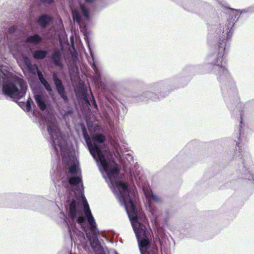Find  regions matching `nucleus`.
Here are the masks:
<instances>
[{
	"mask_svg": "<svg viewBox=\"0 0 254 254\" xmlns=\"http://www.w3.org/2000/svg\"><path fill=\"white\" fill-rule=\"evenodd\" d=\"M71 16L74 21L79 23L81 21V14L77 9H75L71 12Z\"/></svg>",
	"mask_w": 254,
	"mask_h": 254,
	"instance_id": "obj_23",
	"label": "nucleus"
},
{
	"mask_svg": "<svg viewBox=\"0 0 254 254\" xmlns=\"http://www.w3.org/2000/svg\"><path fill=\"white\" fill-rule=\"evenodd\" d=\"M91 95L92 96V99H93V102H94V106L95 107H97L98 106H97V104L96 102V100H95V99L94 98L93 95V94L92 93H91Z\"/></svg>",
	"mask_w": 254,
	"mask_h": 254,
	"instance_id": "obj_32",
	"label": "nucleus"
},
{
	"mask_svg": "<svg viewBox=\"0 0 254 254\" xmlns=\"http://www.w3.org/2000/svg\"><path fill=\"white\" fill-rule=\"evenodd\" d=\"M124 90L123 84L120 81H112V117L116 122L123 121L127 109L123 99Z\"/></svg>",
	"mask_w": 254,
	"mask_h": 254,
	"instance_id": "obj_6",
	"label": "nucleus"
},
{
	"mask_svg": "<svg viewBox=\"0 0 254 254\" xmlns=\"http://www.w3.org/2000/svg\"><path fill=\"white\" fill-rule=\"evenodd\" d=\"M159 245H160V246H162V242L159 241Z\"/></svg>",
	"mask_w": 254,
	"mask_h": 254,
	"instance_id": "obj_35",
	"label": "nucleus"
},
{
	"mask_svg": "<svg viewBox=\"0 0 254 254\" xmlns=\"http://www.w3.org/2000/svg\"><path fill=\"white\" fill-rule=\"evenodd\" d=\"M60 113L62 116L63 118L66 119L68 116H71L74 113V110L72 107L68 105L66 109H61L60 111Z\"/></svg>",
	"mask_w": 254,
	"mask_h": 254,
	"instance_id": "obj_19",
	"label": "nucleus"
},
{
	"mask_svg": "<svg viewBox=\"0 0 254 254\" xmlns=\"http://www.w3.org/2000/svg\"><path fill=\"white\" fill-rule=\"evenodd\" d=\"M30 74L27 76V79L29 82H35L37 78L41 75L42 72L36 64H33L27 67Z\"/></svg>",
	"mask_w": 254,
	"mask_h": 254,
	"instance_id": "obj_10",
	"label": "nucleus"
},
{
	"mask_svg": "<svg viewBox=\"0 0 254 254\" xmlns=\"http://www.w3.org/2000/svg\"><path fill=\"white\" fill-rule=\"evenodd\" d=\"M170 218L169 211L167 210L165 212V216L164 220L163 225H166L167 224L168 221Z\"/></svg>",
	"mask_w": 254,
	"mask_h": 254,
	"instance_id": "obj_26",
	"label": "nucleus"
},
{
	"mask_svg": "<svg viewBox=\"0 0 254 254\" xmlns=\"http://www.w3.org/2000/svg\"><path fill=\"white\" fill-rule=\"evenodd\" d=\"M160 201V199L152 191L148 194L147 201L145 203L146 209L150 213V217L151 221L153 223L155 224L159 222V218L162 214V212L152 201L158 202Z\"/></svg>",
	"mask_w": 254,
	"mask_h": 254,
	"instance_id": "obj_7",
	"label": "nucleus"
},
{
	"mask_svg": "<svg viewBox=\"0 0 254 254\" xmlns=\"http://www.w3.org/2000/svg\"><path fill=\"white\" fill-rule=\"evenodd\" d=\"M40 2L44 4H51L55 1V0H39Z\"/></svg>",
	"mask_w": 254,
	"mask_h": 254,
	"instance_id": "obj_28",
	"label": "nucleus"
},
{
	"mask_svg": "<svg viewBox=\"0 0 254 254\" xmlns=\"http://www.w3.org/2000/svg\"><path fill=\"white\" fill-rule=\"evenodd\" d=\"M44 126L50 136L52 158L57 164V180H61L65 190L63 196L60 192L58 194L61 204L64 205L66 211V213L61 212L60 217L71 243L87 239L89 246L84 245V250L91 253V248L95 253L109 254L84 194L81 170L73 144L55 122L47 119Z\"/></svg>",
	"mask_w": 254,
	"mask_h": 254,
	"instance_id": "obj_1",
	"label": "nucleus"
},
{
	"mask_svg": "<svg viewBox=\"0 0 254 254\" xmlns=\"http://www.w3.org/2000/svg\"><path fill=\"white\" fill-rule=\"evenodd\" d=\"M112 252H114V254H119L117 251L115 250L112 249Z\"/></svg>",
	"mask_w": 254,
	"mask_h": 254,
	"instance_id": "obj_34",
	"label": "nucleus"
},
{
	"mask_svg": "<svg viewBox=\"0 0 254 254\" xmlns=\"http://www.w3.org/2000/svg\"><path fill=\"white\" fill-rule=\"evenodd\" d=\"M84 40L86 42V46L90 54V58H87V60L89 62L91 66L93 68L95 73L97 76L98 79H101V70L100 67L98 66L96 60L95 56L94 55L92 45L90 43V37L88 34H85L84 35Z\"/></svg>",
	"mask_w": 254,
	"mask_h": 254,
	"instance_id": "obj_8",
	"label": "nucleus"
},
{
	"mask_svg": "<svg viewBox=\"0 0 254 254\" xmlns=\"http://www.w3.org/2000/svg\"><path fill=\"white\" fill-rule=\"evenodd\" d=\"M52 204L54 202L52 201H50L43 197L38 196L36 198L35 200L34 201V204L35 205L31 209L38 211H42L43 207L48 206Z\"/></svg>",
	"mask_w": 254,
	"mask_h": 254,
	"instance_id": "obj_11",
	"label": "nucleus"
},
{
	"mask_svg": "<svg viewBox=\"0 0 254 254\" xmlns=\"http://www.w3.org/2000/svg\"><path fill=\"white\" fill-rule=\"evenodd\" d=\"M184 79L182 73L176 74L172 77L159 82L153 83L149 86L151 91H146L142 94H134L132 96V101L136 103L142 102L148 100L153 101H159L167 96L174 89L183 87L188 83L182 84L181 80Z\"/></svg>",
	"mask_w": 254,
	"mask_h": 254,
	"instance_id": "obj_5",
	"label": "nucleus"
},
{
	"mask_svg": "<svg viewBox=\"0 0 254 254\" xmlns=\"http://www.w3.org/2000/svg\"><path fill=\"white\" fill-rule=\"evenodd\" d=\"M55 204L58 207V208L60 209V207L59 206V205H58L57 204V201H56V202L55 203Z\"/></svg>",
	"mask_w": 254,
	"mask_h": 254,
	"instance_id": "obj_36",
	"label": "nucleus"
},
{
	"mask_svg": "<svg viewBox=\"0 0 254 254\" xmlns=\"http://www.w3.org/2000/svg\"><path fill=\"white\" fill-rule=\"evenodd\" d=\"M8 48L9 50L11 51H15L16 50V47L14 45L10 44L9 45Z\"/></svg>",
	"mask_w": 254,
	"mask_h": 254,
	"instance_id": "obj_31",
	"label": "nucleus"
},
{
	"mask_svg": "<svg viewBox=\"0 0 254 254\" xmlns=\"http://www.w3.org/2000/svg\"><path fill=\"white\" fill-rule=\"evenodd\" d=\"M82 135L88 150L95 160L103 178L111 190V148L106 145L103 133L89 137L85 128L81 129Z\"/></svg>",
	"mask_w": 254,
	"mask_h": 254,
	"instance_id": "obj_4",
	"label": "nucleus"
},
{
	"mask_svg": "<svg viewBox=\"0 0 254 254\" xmlns=\"http://www.w3.org/2000/svg\"><path fill=\"white\" fill-rule=\"evenodd\" d=\"M23 61H24L26 66H27V67H28L29 66H30V65H31L32 64L31 63V62H30L28 57H25L23 58Z\"/></svg>",
	"mask_w": 254,
	"mask_h": 254,
	"instance_id": "obj_27",
	"label": "nucleus"
},
{
	"mask_svg": "<svg viewBox=\"0 0 254 254\" xmlns=\"http://www.w3.org/2000/svg\"><path fill=\"white\" fill-rule=\"evenodd\" d=\"M42 37L39 33H35L33 35H30L25 40V41L29 43L39 44L42 41Z\"/></svg>",
	"mask_w": 254,
	"mask_h": 254,
	"instance_id": "obj_17",
	"label": "nucleus"
},
{
	"mask_svg": "<svg viewBox=\"0 0 254 254\" xmlns=\"http://www.w3.org/2000/svg\"><path fill=\"white\" fill-rule=\"evenodd\" d=\"M12 196V193L0 194V206H1L2 205L4 204V203L7 201L9 200Z\"/></svg>",
	"mask_w": 254,
	"mask_h": 254,
	"instance_id": "obj_21",
	"label": "nucleus"
},
{
	"mask_svg": "<svg viewBox=\"0 0 254 254\" xmlns=\"http://www.w3.org/2000/svg\"><path fill=\"white\" fill-rule=\"evenodd\" d=\"M32 55L34 59L42 60L47 57L48 51L43 48H39L33 51Z\"/></svg>",
	"mask_w": 254,
	"mask_h": 254,
	"instance_id": "obj_14",
	"label": "nucleus"
},
{
	"mask_svg": "<svg viewBox=\"0 0 254 254\" xmlns=\"http://www.w3.org/2000/svg\"><path fill=\"white\" fill-rule=\"evenodd\" d=\"M20 107L25 112H30L32 106H35L32 99L29 96L26 102H22L19 104Z\"/></svg>",
	"mask_w": 254,
	"mask_h": 254,
	"instance_id": "obj_18",
	"label": "nucleus"
},
{
	"mask_svg": "<svg viewBox=\"0 0 254 254\" xmlns=\"http://www.w3.org/2000/svg\"><path fill=\"white\" fill-rule=\"evenodd\" d=\"M139 81L135 78H130L127 80V82L131 85H136L138 83Z\"/></svg>",
	"mask_w": 254,
	"mask_h": 254,
	"instance_id": "obj_25",
	"label": "nucleus"
},
{
	"mask_svg": "<svg viewBox=\"0 0 254 254\" xmlns=\"http://www.w3.org/2000/svg\"><path fill=\"white\" fill-rule=\"evenodd\" d=\"M238 11L241 15V17H242L244 14L246 15L245 17H247L251 13L254 12V6L248 7L247 8L243 9L242 10L238 9Z\"/></svg>",
	"mask_w": 254,
	"mask_h": 254,
	"instance_id": "obj_20",
	"label": "nucleus"
},
{
	"mask_svg": "<svg viewBox=\"0 0 254 254\" xmlns=\"http://www.w3.org/2000/svg\"><path fill=\"white\" fill-rule=\"evenodd\" d=\"M139 165L137 164V163H136L135 164V165H134V169L135 170L136 175L137 176H139V170H138L139 169Z\"/></svg>",
	"mask_w": 254,
	"mask_h": 254,
	"instance_id": "obj_29",
	"label": "nucleus"
},
{
	"mask_svg": "<svg viewBox=\"0 0 254 254\" xmlns=\"http://www.w3.org/2000/svg\"><path fill=\"white\" fill-rule=\"evenodd\" d=\"M38 80L41 85L44 88V89L49 93H50L53 92V87L51 83L49 82L46 77L44 76L43 73L40 76H39L37 80Z\"/></svg>",
	"mask_w": 254,
	"mask_h": 254,
	"instance_id": "obj_15",
	"label": "nucleus"
},
{
	"mask_svg": "<svg viewBox=\"0 0 254 254\" xmlns=\"http://www.w3.org/2000/svg\"><path fill=\"white\" fill-rule=\"evenodd\" d=\"M82 90L83 92L82 98L83 99L85 103L89 107L91 106V102L90 100V98L89 95L86 91V89L84 86H83L82 88Z\"/></svg>",
	"mask_w": 254,
	"mask_h": 254,
	"instance_id": "obj_22",
	"label": "nucleus"
},
{
	"mask_svg": "<svg viewBox=\"0 0 254 254\" xmlns=\"http://www.w3.org/2000/svg\"><path fill=\"white\" fill-rule=\"evenodd\" d=\"M34 98L37 106L40 109L45 110L47 108V105L45 100L48 99V96L46 92L42 91L34 93Z\"/></svg>",
	"mask_w": 254,
	"mask_h": 254,
	"instance_id": "obj_9",
	"label": "nucleus"
},
{
	"mask_svg": "<svg viewBox=\"0 0 254 254\" xmlns=\"http://www.w3.org/2000/svg\"><path fill=\"white\" fill-rule=\"evenodd\" d=\"M112 234H113V233H115L114 231L113 230H112Z\"/></svg>",
	"mask_w": 254,
	"mask_h": 254,
	"instance_id": "obj_37",
	"label": "nucleus"
},
{
	"mask_svg": "<svg viewBox=\"0 0 254 254\" xmlns=\"http://www.w3.org/2000/svg\"><path fill=\"white\" fill-rule=\"evenodd\" d=\"M18 29V27L16 26H12L7 29L8 33L11 36H13Z\"/></svg>",
	"mask_w": 254,
	"mask_h": 254,
	"instance_id": "obj_24",
	"label": "nucleus"
},
{
	"mask_svg": "<svg viewBox=\"0 0 254 254\" xmlns=\"http://www.w3.org/2000/svg\"><path fill=\"white\" fill-rule=\"evenodd\" d=\"M84 15H85V17L87 19H90V14L89 13V12L87 10H85L84 11Z\"/></svg>",
	"mask_w": 254,
	"mask_h": 254,
	"instance_id": "obj_30",
	"label": "nucleus"
},
{
	"mask_svg": "<svg viewBox=\"0 0 254 254\" xmlns=\"http://www.w3.org/2000/svg\"><path fill=\"white\" fill-rule=\"evenodd\" d=\"M53 21V18L47 14H43L37 20V22L40 24L41 26L46 28L49 22Z\"/></svg>",
	"mask_w": 254,
	"mask_h": 254,
	"instance_id": "obj_16",
	"label": "nucleus"
},
{
	"mask_svg": "<svg viewBox=\"0 0 254 254\" xmlns=\"http://www.w3.org/2000/svg\"><path fill=\"white\" fill-rule=\"evenodd\" d=\"M54 84L58 93L64 101L67 99L65 94V90L60 78L56 74L53 76Z\"/></svg>",
	"mask_w": 254,
	"mask_h": 254,
	"instance_id": "obj_12",
	"label": "nucleus"
},
{
	"mask_svg": "<svg viewBox=\"0 0 254 254\" xmlns=\"http://www.w3.org/2000/svg\"><path fill=\"white\" fill-rule=\"evenodd\" d=\"M62 56L63 51L61 50H57L52 54L51 60L55 65L61 66L63 64Z\"/></svg>",
	"mask_w": 254,
	"mask_h": 254,
	"instance_id": "obj_13",
	"label": "nucleus"
},
{
	"mask_svg": "<svg viewBox=\"0 0 254 254\" xmlns=\"http://www.w3.org/2000/svg\"><path fill=\"white\" fill-rule=\"evenodd\" d=\"M112 245L114 244V241L113 240H112Z\"/></svg>",
	"mask_w": 254,
	"mask_h": 254,
	"instance_id": "obj_38",
	"label": "nucleus"
},
{
	"mask_svg": "<svg viewBox=\"0 0 254 254\" xmlns=\"http://www.w3.org/2000/svg\"><path fill=\"white\" fill-rule=\"evenodd\" d=\"M221 5V9L225 12L230 11L225 26L220 23L218 16L214 6L212 12L207 13V17L199 16L203 19L208 28V44L213 52L207 56V62L202 64L188 65L181 71L184 79L181 80L182 84L188 83L192 76L196 74L210 73L215 74L221 89L222 94L227 108L231 111L235 108L239 109L240 121L238 141L234 140L235 144L234 158H252L248 151H242L240 144L244 137L242 131L243 117L244 110L242 109V104L239 101L238 91L235 83L231 77L228 69L224 64L225 63V55L228 51V46L234 30L235 23L241 17L238 9L230 8L224 0H216Z\"/></svg>",
	"mask_w": 254,
	"mask_h": 254,
	"instance_id": "obj_2",
	"label": "nucleus"
},
{
	"mask_svg": "<svg viewBox=\"0 0 254 254\" xmlns=\"http://www.w3.org/2000/svg\"><path fill=\"white\" fill-rule=\"evenodd\" d=\"M85 1L90 2V3H94L97 0H84Z\"/></svg>",
	"mask_w": 254,
	"mask_h": 254,
	"instance_id": "obj_33",
	"label": "nucleus"
},
{
	"mask_svg": "<svg viewBox=\"0 0 254 254\" xmlns=\"http://www.w3.org/2000/svg\"><path fill=\"white\" fill-rule=\"evenodd\" d=\"M124 130L112 121V192L123 205L135 234L140 254L144 249L149 254H159L157 242H152L146 227L143 225V214H139L136 204L138 192L134 184L137 181L131 162H133L130 153L124 155L123 148L128 151L124 137Z\"/></svg>",
	"mask_w": 254,
	"mask_h": 254,
	"instance_id": "obj_3",
	"label": "nucleus"
}]
</instances>
